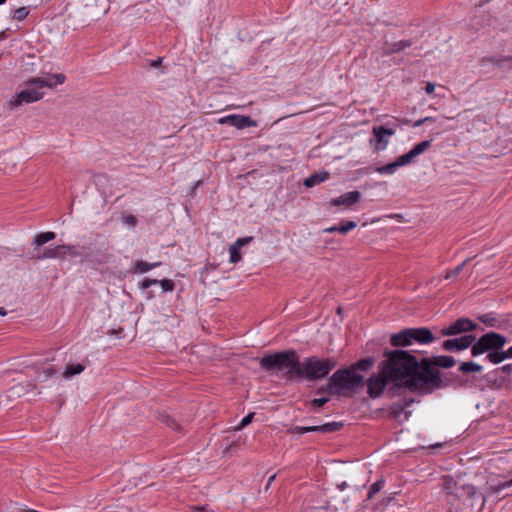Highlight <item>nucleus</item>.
<instances>
[{
  "mask_svg": "<svg viewBox=\"0 0 512 512\" xmlns=\"http://www.w3.org/2000/svg\"><path fill=\"white\" fill-rule=\"evenodd\" d=\"M383 356L386 360L381 363L382 374L388 376V379L397 387L420 394L422 388V381L419 380L422 373L421 360L406 350H387L384 351Z\"/></svg>",
  "mask_w": 512,
  "mask_h": 512,
  "instance_id": "obj_1",
  "label": "nucleus"
},
{
  "mask_svg": "<svg viewBox=\"0 0 512 512\" xmlns=\"http://www.w3.org/2000/svg\"><path fill=\"white\" fill-rule=\"evenodd\" d=\"M300 356L294 349L277 351L259 359L260 368L271 374L281 373L286 380L297 379Z\"/></svg>",
  "mask_w": 512,
  "mask_h": 512,
  "instance_id": "obj_2",
  "label": "nucleus"
},
{
  "mask_svg": "<svg viewBox=\"0 0 512 512\" xmlns=\"http://www.w3.org/2000/svg\"><path fill=\"white\" fill-rule=\"evenodd\" d=\"M508 338L500 333L491 331L480 336L479 341L472 347L473 357L485 354V360L498 365L507 359H512V345L504 349Z\"/></svg>",
  "mask_w": 512,
  "mask_h": 512,
  "instance_id": "obj_3",
  "label": "nucleus"
},
{
  "mask_svg": "<svg viewBox=\"0 0 512 512\" xmlns=\"http://www.w3.org/2000/svg\"><path fill=\"white\" fill-rule=\"evenodd\" d=\"M365 385L364 376L352 371L349 367L338 369L328 379L325 386L317 390V394L348 396Z\"/></svg>",
  "mask_w": 512,
  "mask_h": 512,
  "instance_id": "obj_4",
  "label": "nucleus"
},
{
  "mask_svg": "<svg viewBox=\"0 0 512 512\" xmlns=\"http://www.w3.org/2000/svg\"><path fill=\"white\" fill-rule=\"evenodd\" d=\"M337 361L333 357L320 359L316 356H310L300 361L297 379H306L316 381L325 378L335 367Z\"/></svg>",
  "mask_w": 512,
  "mask_h": 512,
  "instance_id": "obj_5",
  "label": "nucleus"
},
{
  "mask_svg": "<svg viewBox=\"0 0 512 512\" xmlns=\"http://www.w3.org/2000/svg\"><path fill=\"white\" fill-rule=\"evenodd\" d=\"M427 377H422L421 395L432 393L435 389L447 388L450 386L456 387L457 375L453 373H446L441 375L440 371H431L426 368Z\"/></svg>",
  "mask_w": 512,
  "mask_h": 512,
  "instance_id": "obj_6",
  "label": "nucleus"
},
{
  "mask_svg": "<svg viewBox=\"0 0 512 512\" xmlns=\"http://www.w3.org/2000/svg\"><path fill=\"white\" fill-rule=\"evenodd\" d=\"M491 390H510L512 388V363L504 364L482 377Z\"/></svg>",
  "mask_w": 512,
  "mask_h": 512,
  "instance_id": "obj_7",
  "label": "nucleus"
},
{
  "mask_svg": "<svg viewBox=\"0 0 512 512\" xmlns=\"http://www.w3.org/2000/svg\"><path fill=\"white\" fill-rule=\"evenodd\" d=\"M455 496L462 500L470 510H473L476 506L482 508L485 505V497L471 484L460 485L455 492Z\"/></svg>",
  "mask_w": 512,
  "mask_h": 512,
  "instance_id": "obj_8",
  "label": "nucleus"
},
{
  "mask_svg": "<svg viewBox=\"0 0 512 512\" xmlns=\"http://www.w3.org/2000/svg\"><path fill=\"white\" fill-rule=\"evenodd\" d=\"M455 363L456 360L448 355L433 356L431 358L423 357L421 359L422 373L420 374L419 380H421L422 377H427L426 368L431 371H439L436 367L449 369L453 367Z\"/></svg>",
  "mask_w": 512,
  "mask_h": 512,
  "instance_id": "obj_9",
  "label": "nucleus"
},
{
  "mask_svg": "<svg viewBox=\"0 0 512 512\" xmlns=\"http://www.w3.org/2000/svg\"><path fill=\"white\" fill-rule=\"evenodd\" d=\"M343 422H328L322 425L315 426H294L287 430L289 434L302 435L308 432H319V433H333L343 428Z\"/></svg>",
  "mask_w": 512,
  "mask_h": 512,
  "instance_id": "obj_10",
  "label": "nucleus"
},
{
  "mask_svg": "<svg viewBox=\"0 0 512 512\" xmlns=\"http://www.w3.org/2000/svg\"><path fill=\"white\" fill-rule=\"evenodd\" d=\"M479 339L480 337L477 339L473 334L464 335L454 339H447L442 343V348L448 352L463 351L469 347L472 349ZM471 355L473 356L472 352Z\"/></svg>",
  "mask_w": 512,
  "mask_h": 512,
  "instance_id": "obj_11",
  "label": "nucleus"
},
{
  "mask_svg": "<svg viewBox=\"0 0 512 512\" xmlns=\"http://www.w3.org/2000/svg\"><path fill=\"white\" fill-rule=\"evenodd\" d=\"M388 382H391L390 379H388V376L382 374V368L380 367L379 373L372 374L367 380V393L369 397L372 399L380 397Z\"/></svg>",
  "mask_w": 512,
  "mask_h": 512,
  "instance_id": "obj_12",
  "label": "nucleus"
},
{
  "mask_svg": "<svg viewBox=\"0 0 512 512\" xmlns=\"http://www.w3.org/2000/svg\"><path fill=\"white\" fill-rule=\"evenodd\" d=\"M373 138L370 139V144L374 146L375 151H382L386 149L389 143V136L395 134V130L392 128H387L385 126H374L372 128Z\"/></svg>",
  "mask_w": 512,
  "mask_h": 512,
  "instance_id": "obj_13",
  "label": "nucleus"
},
{
  "mask_svg": "<svg viewBox=\"0 0 512 512\" xmlns=\"http://www.w3.org/2000/svg\"><path fill=\"white\" fill-rule=\"evenodd\" d=\"M477 328V324L474 323L469 318H459L449 327L443 328L441 330V335L443 336H451L458 335L465 332L474 331Z\"/></svg>",
  "mask_w": 512,
  "mask_h": 512,
  "instance_id": "obj_14",
  "label": "nucleus"
},
{
  "mask_svg": "<svg viewBox=\"0 0 512 512\" xmlns=\"http://www.w3.org/2000/svg\"><path fill=\"white\" fill-rule=\"evenodd\" d=\"M66 76L62 73L52 74L48 78L32 77L27 82V86H35L37 88H54L57 85H61L65 82Z\"/></svg>",
  "mask_w": 512,
  "mask_h": 512,
  "instance_id": "obj_15",
  "label": "nucleus"
},
{
  "mask_svg": "<svg viewBox=\"0 0 512 512\" xmlns=\"http://www.w3.org/2000/svg\"><path fill=\"white\" fill-rule=\"evenodd\" d=\"M219 124H228L237 129H244L248 127L257 126V122L253 120L250 116L231 114L228 116H224L218 120Z\"/></svg>",
  "mask_w": 512,
  "mask_h": 512,
  "instance_id": "obj_16",
  "label": "nucleus"
},
{
  "mask_svg": "<svg viewBox=\"0 0 512 512\" xmlns=\"http://www.w3.org/2000/svg\"><path fill=\"white\" fill-rule=\"evenodd\" d=\"M412 403H414V398L412 397H404L398 401L393 402L388 409L389 415L394 419H399L401 415L405 413V420H407L410 412L405 411V409Z\"/></svg>",
  "mask_w": 512,
  "mask_h": 512,
  "instance_id": "obj_17",
  "label": "nucleus"
},
{
  "mask_svg": "<svg viewBox=\"0 0 512 512\" xmlns=\"http://www.w3.org/2000/svg\"><path fill=\"white\" fill-rule=\"evenodd\" d=\"M40 88H30L27 87L26 89L20 91L17 94L16 100L14 102L15 106H18L22 103H33L40 99H42L44 93L39 91Z\"/></svg>",
  "mask_w": 512,
  "mask_h": 512,
  "instance_id": "obj_18",
  "label": "nucleus"
},
{
  "mask_svg": "<svg viewBox=\"0 0 512 512\" xmlns=\"http://www.w3.org/2000/svg\"><path fill=\"white\" fill-rule=\"evenodd\" d=\"M411 344H429L435 340L434 334L427 327L410 328Z\"/></svg>",
  "mask_w": 512,
  "mask_h": 512,
  "instance_id": "obj_19",
  "label": "nucleus"
},
{
  "mask_svg": "<svg viewBox=\"0 0 512 512\" xmlns=\"http://www.w3.org/2000/svg\"><path fill=\"white\" fill-rule=\"evenodd\" d=\"M361 197H362V194L359 191H357V190L350 191V192L342 194L341 196H339L337 198L331 199L330 205L331 206L345 205V206L349 207V206L359 202Z\"/></svg>",
  "mask_w": 512,
  "mask_h": 512,
  "instance_id": "obj_20",
  "label": "nucleus"
},
{
  "mask_svg": "<svg viewBox=\"0 0 512 512\" xmlns=\"http://www.w3.org/2000/svg\"><path fill=\"white\" fill-rule=\"evenodd\" d=\"M159 284L163 290V292H172L175 289V283L171 279H150L145 278L142 282L138 284V287L142 290L148 289L152 285Z\"/></svg>",
  "mask_w": 512,
  "mask_h": 512,
  "instance_id": "obj_21",
  "label": "nucleus"
},
{
  "mask_svg": "<svg viewBox=\"0 0 512 512\" xmlns=\"http://www.w3.org/2000/svg\"><path fill=\"white\" fill-rule=\"evenodd\" d=\"M412 45H413L412 40H400V41L393 42V43H385V47L383 49L382 54L384 56H389V55H392L395 53H399V52L405 50L406 48L411 47Z\"/></svg>",
  "mask_w": 512,
  "mask_h": 512,
  "instance_id": "obj_22",
  "label": "nucleus"
},
{
  "mask_svg": "<svg viewBox=\"0 0 512 512\" xmlns=\"http://www.w3.org/2000/svg\"><path fill=\"white\" fill-rule=\"evenodd\" d=\"M390 344L394 347H406L411 345L410 328L403 329L393 334L390 338Z\"/></svg>",
  "mask_w": 512,
  "mask_h": 512,
  "instance_id": "obj_23",
  "label": "nucleus"
},
{
  "mask_svg": "<svg viewBox=\"0 0 512 512\" xmlns=\"http://www.w3.org/2000/svg\"><path fill=\"white\" fill-rule=\"evenodd\" d=\"M329 178V173L327 171L316 172L307 177L303 184L307 188H312L315 185H318Z\"/></svg>",
  "mask_w": 512,
  "mask_h": 512,
  "instance_id": "obj_24",
  "label": "nucleus"
},
{
  "mask_svg": "<svg viewBox=\"0 0 512 512\" xmlns=\"http://www.w3.org/2000/svg\"><path fill=\"white\" fill-rule=\"evenodd\" d=\"M478 320L491 328H501L503 321H501L495 313H486L478 316Z\"/></svg>",
  "mask_w": 512,
  "mask_h": 512,
  "instance_id": "obj_25",
  "label": "nucleus"
},
{
  "mask_svg": "<svg viewBox=\"0 0 512 512\" xmlns=\"http://www.w3.org/2000/svg\"><path fill=\"white\" fill-rule=\"evenodd\" d=\"M32 258H35L36 260L55 259V258L62 260L61 245H58L53 248L47 247L43 250V252L41 254H39L37 256H33Z\"/></svg>",
  "mask_w": 512,
  "mask_h": 512,
  "instance_id": "obj_26",
  "label": "nucleus"
},
{
  "mask_svg": "<svg viewBox=\"0 0 512 512\" xmlns=\"http://www.w3.org/2000/svg\"><path fill=\"white\" fill-rule=\"evenodd\" d=\"M83 250H84V247H81V246L62 244L61 245L62 260H64L67 256L81 257L83 255Z\"/></svg>",
  "mask_w": 512,
  "mask_h": 512,
  "instance_id": "obj_27",
  "label": "nucleus"
},
{
  "mask_svg": "<svg viewBox=\"0 0 512 512\" xmlns=\"http://www.w3.org/2000/svg\"><path fill=\"white\" fill-rule=\"evenodd\" d=\"M158 420L170 427L174 431H181V425L174 419L171 415H169L167 412L162 411L158 414Z\"/></svg>",
  "mask_w": 512,
  "mask_h": 512,
  "instance_id": "obj_28",
  "label": "nucleus"
},
{
  "mask_svg": "<svg viewBox=\"0 0 512 512\" xmlns=\"http://www.w3.org/2000/svg\"><path fill=\"white\" fill-rule=\"evenodd\" d=\"M458 370L462 374H472V373L481 372L483 370V367H482V365H480L476 362L466 361V362L460 363Z\"/></svg>",
  "mask_w": 512,
  "mask_h": 512,
  "instance_id": "obj_29",
  "label": "nucleus"
},
{
  "mask_svg": "<svg viewBox=\"0 0 512 512\" xmlns=\"http://www.w3.org/2000/svg\"><path fill=\"white\" fill-rule=\"evenodd\" d=\"M373 365L374 359L368 357L353 363L349 368L357 373V371H368Z\"/></svg>",
  "mask_w": 512,
  "mask_h": 512,
  "instance_id": "obj_30",
  "label": "nucleus"
},
{
  "mask_svg": "<svg viewBox=\"0 0 512 512\" xmlns=\"http://www.w3.org/2000/svg\"><path fill=\"white\" fill-rule=\"evenodd\" d=\"M55 238L56 234L52 231L41 232L34 237L33 243L36 245L37 248H39L46 244L47 242L54 240Z\"/></svg>",
  "mask_w": 512,
  "mask_h": 512,
  "instance_id": "obj_31",
  "label": "nucleus"
},
{
  "mask_svg": "<svg viewBox=\"0 0 512 512\" xmlns=\"http://www.w3.org/2000/svg\"><path fill=\"white\" fill-rule=\"evenodd\" d=\"M161 265V262L148 263L146 261H137L134 265L135 273H145Z\"/></svg>",
  "mask_w": 512,
  "mask_h": 512,
  "instance_id": "obj_32",
  "label": "nucleus"
},
{
  "mask_svg": "<svg viewBox=\"0 0 512 512\" xmlns=\"http://www.w3.org/2000/svg\"><path fill=\"white\" fill-rule=\"evenodd\" d=\"M512 486V479L508 481H500L496 484H490L488 491L490 494L499 495L503 490Z\"/></svg>",
  "mask_w": 512,
  "mask_h": 512,
  "instance_id": "obj_33",
  "label": "nucleus"
},
{
  "mask_svg": "<svg viewBox=\"0 0 512 512\" xmlns=\"http://www.w3.org/2000/svg\"><path fill=\"white\" fill-rule=\"evenodd\" d=\"M85 369V366L83 364L77 363V364H68L64 370L63 376L65 378L73 377L77 374H80Z\"/></svg>",
  "mask_w": 512,
  "mask_h": 512,
  "instance_id": "obj_34",
  "label": "nucleus"
},
{
  "mask_svg": "<svg viewBox=\"0 0 512 512\" xmlns=\"http://www.w3.org/2000/svg\"><path fill=\"white\" fill-rule=\"evenodd\" d=\"M460 485L450 476H446L443 478L442 487L447 492V494H454L459 488Z\"/></svg>",
  "mask_w": 512,
  "mask_h": 512,
  "instance_id": "obj_35",
  "label": "nucleus"
},
{
  "mask_svg": "<svg viewBox=\"0 0 512 512\" xmlns=\"http://www.w3.org/2000/svg\"><path fill=\"white\" fill-rule=\"evenodd\" d=\"M499 70L511 71L512 70V55H501L500 61H498Z\"/></svg>",
  "mask_w": 512,
  "mask_h": 512,
  "instance_id": "obj_36",
  "label": "nucleus"
},
{
  "mask_svg": "<svg viewBox=\"0 0 512 512\" xmlns=\"http://www.w3.org/2000/svg\"><path fill=\"white\" fill-rule=\"evenodd\" d=\"M470 261V258H467L465 259L461 264H459L458 266H456L454 269L452 270H448L444 276L445 279H451V278H455L457 277L461 271L463 270V268L465 267V265Z\"/></svg>",
  "mask_w": 512,
  "mask_h": 512,
  "instance_id": "obj_37",
  "label": "nucleus"
},
{
  "mask_svg": "<svg viewBox=\"0 0 512 512\" xmlns=\"http://www.w3.org/2000/svg\"><path fill=\"white\" fill-rule=\"evenodd\" d=\"M357 223L355 221L342 220L338 225V233L347 234L349 231L356 228Z\"/></svg>",
  "mask_w": 512,
  "mask_h": 512,
  "instance_id": "obj_38",
  "label": "nucleus"
},
{
  "mask_svg": "<svg viewBox=\"0 0 512 512\" xmlns=\"http://www.w3.org/2000/svg\"><path fill=\"white\" fill-rule=\"evenodd\" d=\"M431 145V141L430 140H425V141H422L418 144H416L410 151L413 153V155L415 157L419 156L420 154H422L426 149H428Z\"/></svg>",
  "mask_w": 512,
  "mask_h": 512,
  "instance_id": "obj_39",
  "label": "nucleus"
},
{
  "mask_svg": "<svg viewBox=\"0 0 512 512\" xmlns=\"http://www.w3.org/2000/svg\"><path fill=\"white\" fill-rule=\"evenodd\" d=\"M414 158H415V156L413 155V153L411 151H409L408 153L399 156L395 160V162H396L397 167L399 168L401 166L411 163Z\"/></svg>",
  "mask_w": 512,
  "mask_h": 512,
  "instance_id": "obj_40",
  "label": "nucleus"
},
{
  "mask_svg": "<svg viewBox=\"0 0 512 512\" xmlns=\"http://www.w3.org/2000/svg\"><path fill=\"white\" fill-rule=\"evenodd\" d=\"M384 486V480L379 479L376 482H374L368 491V499H372Z\"/></svg>",
  "mask_w": 512,
  "mask_h": 512,
  "instance_id": "obj_41",
  "label": "nucleus"
},
{
  "mask_svg": "<svg viewBox=\"0 0 512 512\" xmlns=\"http://www.w3.org/2000/svg\"><path fill=\"white\" fill-rule=\"evenodd\" d=\"M501 55L499 56H483L479 59L480 66H486L487 64H493L498 67V61H500Z\"/></svg>",
  "mask_w": 512,
  "mask_h": 512,
  "instance_id": "obj_42",
  "label": "nucleus"
},
{
  "mask_svg": "<svg viewBox=\"0 0 512 512\" xmlns=\"http://www.w3.org/2000/svg\"><path fill=\"white\" fill-rule=\"evenodd\" d=\"M397 168L398 167L396 165V162L394 161L384 166L377 167L375 171L380 174H393L397 170Z\"/></svg>",
  "mask_w": 512,
  "mask_h": 512,
  "instance_id": "obj_43",
  "label": "nucleus"
},
{
  "mask_svg": "<svg viewBox=\"0 0 512 512\" xmlns=\"http://www.w3.org/2000/svg\"><path fill=\"white\" fill-rule=\"evenodd\" d=\"M29 13H30L29 9L25 6H23L14 11L13 18L17 21H23L24 19L27 18Z\"/></svg>",
  "mask_w": 512,
  "mask_h": 512,
  "instance_id": "obj_44",
  "label": "nucleus"
},
{
  "mask_svg": "<svg viewBox=\"0 0 512 512\" xmlns=\"http://www.w3.org/2000/svg\"><path fill=\"white\" fill-rule=\"evenodd\" d=\"M229 253L231 263H237L241 260L240 248H238L234 244L230 246Z\"/></svg>",
  "mask_w": 512,
  "mask_h": 512,
  "instance_id": "obj_45",
  "label": "nucleus"
},
{
  "mask_svg": "<svg viewBox=\"0 0 512 512\" xmlns=\"http://www.w3.org/2000/svg\"><path fill=\"white\" fill-rule=\"evenodd\" d=\"M56 373H57V371L54 368L43 369L41 372H39V374L37 376V380L38 381H45L48 378H51L54 375H56Z\"/></svg>",
  "mask_w": 512,
  "mask_h": 512,
  "instance_id": "obj_46",
  "label": "nucleus"
},
{
  "mask_svg": "<svg viewBox=\"0 0 512 512\" xmlns=\"http://www.w3.org/2000/svg\"><path fill=\"white\" fill-rule=\"evenodd\" d=\"M329 401V398L327 397H322V398H315V399H312L310 402H309V405L310 407L317 411L319 410L322 406H324L327 402Z\"/></svg>",
  "mask_w": 512,
  "mask_h": 512,
  "instance_id": "obj_47",
  "label": "nucleus"
},
{
  "mask_svg": "<svg viewBox=\"0 0 512 512\" xmlns=\"http://www.w3.org/2000/svg\"><path fill=\"white\" fill-rule=\"evenodd\" d=\"M254 415H255V413L251 412V413L247 414L245 417H243L242 420L240 421L237 429H243L244 427L249 425L252 422Z\"/></svg>",
  "mask_w": 512,
  "mask_h": 512,
  "instance_id": "obj_48",
  "label": "nucleus"
},
{
  "mask_svg": "<svg viewBox=\"0 0 512 512\" xmlns=\"http://www.w3.org/2000/svg\"><path fill=\"white\" fill-rule=\"evenodd\" d=\"M456 387H460V388H466V387H469L472 385V382L467 379V378H464L462 376H459L457 375V378H456Z\"/></svg>",
  "mask_w": 512,
  "mask_h": 512,
  "instance_id": "obj_49",
  "label": "nucleus"
},
{
  "mask_svg": "<svg viewBox=\"0 0 512 512\" xmlns=\"http://www.w3.org/2000/svg\"><path fill=\"white\" fill-rule=\"evenodd\" d=\"M253 240V237H244V238H239L237 239V241L234 243L235 246H237L238 248H241L243 245L249 243L250 241Z\"/></svg>",
  "mask_w": 512,
  "mask_h": 512,
  "instance_id": "obj_50",
  "label": "nucleus"
},
{
  "mask_svg": "<svg viewBox=\"0 0 512 512\" xmlns=\"http://www.w3.org/2000/svg\"><path fill=\"white\" fill-rule=\"evenodd\" d=\"M434 121H435V119L433 117H425V118L417 120L414 123V127H418V126L424 124L425 122H434Z\"/></svg>",
  "mask_w": 512,
  "mask_h": 512,
  "instance_id": "obj_51",
  "label": "nucleus"
},
{
  "mask_svg": "<svg viewBox=\"0 0 512 512\" xmlns=\"http://www.w3.org/2000/svg\"><path fill=\"white\" fill-rule=\"evenodd\" d=\"M124 221H125V223H127L131 226H136V224H137V218L133 215L126 216Z\"/></svg>",
  "mask_w": 512,
  "mask_h": 512,
  "instance_id": "obj_52",
  "label": "nucleus"
},
{
  "mask_svg": "<svg viewBox=\"0 0 512 512\" xmlns=\"http://www.w3.org/2000/svg\"><path fill=\"white\" fill-rule=\"evenodd\" d=\"M434 89H435V85L433 83H427L426 87H425V91L428 93V94H431L432 92H434Z\"/></svg>",
  "mask_w": 512,
  "mask_h": 512,
  "instance_id": "obj_53",
  "label": "nucleus"
},
{
  "mask_svg": "<svg viewBox=\"0 0 512 512\" xmlns=\"http://www.w3.org/2000/svg\"><path fill=\"white\" fill-rule=\"evenodd\" d=\"M324 233H334V232H338V226H331V227H328V228H325L323 230Z\"/></svg>",
  "mask_w": 512,
  "mask_h": 512,
  "instance_id": "obj_54",
  "label": "nucleus"
},
{
  "mask_svg": "<svg viewBox=\"0 0 512 512\" xmlns=\"http://www.w3.org/2000/svg\"><path fill=\"white\" fill-rule=\"evenodd\" d=\"M275 478H276V474H273V475H271V476L268 478V480H267V484H266V486H265V490H268V489H269V487H270L271 483L275 480Z\"/></svg>",
  "mask_w": 512,
  "mask_h": 512,
  "instance_id": "obj_55",
  "label": "nucleus"
},
{
  "mask_svg": "<svg viewBox=\"0 0 512 512\" xmlns=\"http://www.w3.org/2000/svg\"><path fill=\"white\" fill-rule=\"evenodd\" d=\"M162 63V58L161 57H158L156 60H153L151 62V66L152 67H159Z\"/></svg>",
  "mask_w": 512,
  "mask_h": 512,
  "instance_id": "obj_56",
  "label": "nucleus"
},
{
  "mask_svg": "<svg viewBox=\"0 0 512 512\" xmlns=\"http://www.w3.org/2000/svg\"><path fill=\"white\" fill-rule=\"evenodd\" d=\"M7 314V311L4 308H0V315L5 316Z\"/></svg>",
  "mask_w": 512,
  "mask_h": 512,
  "instance_id": "obj_57",
  "label": "nucleus"
},
{
  "mask_svg": "<svg viewBox=\"0 0 512 512\" xmlns=\"http://www.w3.org/2000/svg\"><path fill=\"white\" fill-rule=\"evenodd\" d=\"M154 296L152 294V292H148V295H147V299H152Z\"/></svg>",
  "mask_w": 512,
  "mask_h": 512,
  "instance_id": "obj_58",
  "label": "nucleus"
},
{
  "mask_svg": "<svg viewBox=\"0 0 512 512\" xmlns=\"http://www.w3.org/2000/svg\"><path fill=\"white\" fill-rule=\"evenodd\" d=\"M7 0H0V5L4 4Z\"/></svg>",
  "mask_w": 512,
  "mask_h": 512,
  "instance_id": "obj_59",
  "label": "nucleus"
},
{
  "mask_svg": "<svg viewBox=\"0 0 512 512\" xmlns=\"http://www.w3.org/2000/svg\"><path fill=\"white\" fill-rule=\"evenodd\" d=\"M341 311H342V309L339 307V308L337 309V312H338V313H341Z\"/></svg>",
  "mask_w": 512,
  "mask_h": 512,
  "instance_id": "obj_60",
  "label": "nucleus"
}]
</instances>
